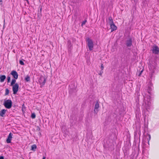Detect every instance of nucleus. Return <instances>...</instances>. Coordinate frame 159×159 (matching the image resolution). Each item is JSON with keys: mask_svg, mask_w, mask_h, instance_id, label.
Returning a JSON list of instances; mask_svg holds the SVG:
<instances>
[{"mask_svg": "<svg viewBox=\"0 0 159 159\" xmlns=\"http://www.w3.org/2000/svg\"><path fill=\"white\" fill-rule=\"evenodd\" d=\"M137 98L136 102V107H137V109L136 110V116L137 118L139 119V112L138 111V108H139V96H137Z\"/></svg>", "mask_w": 159, "mask_h": 159, "instance_id": "423d86ee", "label": "nucleus"}, {"mask_svg": "<svg viewBox=\"0 0 159 159\" xmlns=\"http://www.w3.org/2000/svg\"><path fill=\"white\" fill-rule=\"evenodd\" d=\"M152 50L153 53L156 54H159V48L157 46H153L152 47Z\"/></svg>", "mask_w": 159, "mask_h": 159, "instance_id": "6e6552de", "label": "nucleus"}, {"mask_svg": "<svg viewBox=\"0 0 159 159\" xmlns=\"http://www.w3.org/2000/svg\"><path fill=\"white\" fill-rule=\"evenodd\" d=\"M39 134H41V133L39 132Z\"/></svg>", "mask_w": 159, "mask_h": 159, "instance_id": "4c0bfd02", "label": "nucleus"}, {"mask_svg": "<svg viewBox=\"0 0 159 159\" xmlns=\"http://www.w3.org/2000/svg\"><path fill=\"white\" fill-rule=\"evenodd\" d=\"M28 4H29V2L28 0H26Z\"/></svg>", "mask_w": 159, "mask_h": 159, "instance_id": "2f4dec72", "label": "nucleus"}, {"mask_svg": "<svg viewBox=\"0 0 159 159\" xmlns=\"http://www.w3.org/2000/svg\"><path fill=\"white\" fill-rule=\"evenodd\" d=\"M19 63L21 65H24V63L23 61V60H20L19 61Z\"/></svg>", "mask_w": 159, "mask_h": 159, "instance_id": "5701e85b", "label": "nucleus"}, {"mask_svg": "<svg viewBox=\"0 0 159 159\" xmlns=\"http://www.w3.org/2000/svg\"><path fill=\"white\" fill-rule=\"evenodd\" d=\"M16 80L15 79H13L12 80V81L11 83V86H12L14 85L15 84L16 82Z\"/></svg>", "mask_w": 159, "mask_h": 159, "instance_id": "6ab92c4d", "label": "nucleus"}, {"mask_svg": "<svg viewBox=\"0 0 159 159\" xmlns=\"http://www.w3.org/2000/svg\"><path fill=\"white\" fill-rule=\"evenodd\" d=\"M12 90L13 92V94H16L18 91L19 86L18 84L16 83L14 85H12Z\"/></svg>", "mask_w": 159, "mask_h": 159, "instance_id": "0eeeda50", "label": "nucleus"}, {"mask_svg": "<svg viewBox=\"0 0 159 159\" xmlns=\"http://www.w3.org/2000/svg\"><path fill=\"white\" fill-rule=\"evenodd\" d=\"M103 72L102 70H101L100 72L98 74L99 75L102 76V74L103 73Z\"/></svg>", "mask_w": 159, "mask_h": 159, "instance_id": "bb28decb", "label": "nucleus"}, {"mask_svg": "<svg viewBox=\"0 0 159 159\" xmlns=\"http://www.w3.org/2000/svg\"><path fill=\"white\" fill-rule=\"evenodd\" d=\"M132 40L131 38L128 40L126 41V45L128 47H130L132 44Z\"/></svg>", "mask_w": 159, "mask_h": 159, "instance_id": "4468645a", "label": "nucleus"}, {"mask_svg": "<svg viewBox=\"0 0 159 159\" xmlns=\"http://www.w3.org/2000/svg\"><path fill=\"white\" fill-rule=\"evenodd\" d=\"M25 80L26 81L28 82L30 81V78L28 75H27L25 77Z\"/></svg>", "mask_w": 159, "mask_h": 159, "instance_id": "a211bd4d", "label": "nucleus"}, {"mask_svg": "<svg viewBox=\"0 0 159 159\" xmlns=\"http://www.w3.org/2000/svg\"><path fill=\"white\" fill-rule=\"evenodd\" d=\"M9 93V90L7 88L5 90V93L4 94L5 96L8 95Z\"/></svg>", "mask_w": 159, "mask_h": 159, "instance_id": "aec40b11", "label": "nucleus"}, {"mask_svg": "<svg viewBox=\"0 0 159 159\" xmlns=\"http://www.w3.org/2000/svg\"><path fill=\"white\" fill-rule=\"evenodd\" d=\"M31 117L32 119H34L36 117L35 113H32Z\"/></svg>", "mask_w": 159, "mask_h": 159, "instance_id": "412c9836", "label": "nucleus"}, {"mask_svg": "<svg viewBox=\"0 0 159 159\" xmlns=\"http://www.w3.org/2000/svg\"><path fill=\"white\" fill-rule=\"evenodd\" d=\"M67 45L68 51L70 52L72 48V45L71 44V41L70 40H68L67 41Z\"/></svg>", "mask_w": 159, "mask_h": 159, "instance_id": "ddd939ff", "label": "nucleus"}, {"mask_svg": "<svg viewBox=\"0 0 159 159\" xmlns=\"http://www.w3.org/2000/svg\"><path fill=\"white\" fill-rule=\"evenodd\" d=\"M11 80V77L9 76H8L7 77V82L8 83H9Z\"/></svg>", "mask_w": 159, "mask_h": 159, "instance_id": "b1692460", "label": "nucleus"}, {"mask_svg": "<svg viewBox=\"0 0 159 159\" xmlns=\"http://www.w3.org/2000/svg\"><path fill=\"white\" fill-rule=\"evenodd\" d=\"M87 41L88 42V45L90 51L93 50V43L92 40L89 38L87 39Z\"/></svg>", "mask_w": 159, "mask_h": 159, "instance_id": "39448f33", "label": "nucleus"}, {"mask_svg": "<svg viewBox=\"0 0 159 159\" xmlns=\"http://www.w3.org/2000/svg\"><path fill=\"white\" fill-rule=\"evenodd\" d=\"M42 8H41L40 9V13H41V10H42Z\"/></svg>", "mask_w": 159, "mask_h": 159, "instance_id": "72a5a7b5", "label": "nucleus"}, {"mask_svg": "<svg viewBox=\"0 0 159 159\" xmlns=\"http://www.w3.org/2000/svg\"><path fill=\"white\" fill-rule=\"evenodd\" d=\"M13 106L14 107H15V105H14V106Z\"/></svg>", "mask_w": 159, "mask_h": 159, "instance_id": "c9c22d12", "label": "nucleus"}, {"mask_svg": "<svg viewBox=\"0 0 159 159\" xmlns=\"http://www.w3.org/2000/svg\"><path fill=\"white\" fill-rule=\"evenodd\" d=\"M45 158H46L45 157H44H44H43V158L42 159H45Z\"/></svg>", "mask_w": 159, "mask_h": 159, "instance_id": "473e14b6", "label": "nucleus"}, {"mask_svg": "<svg viewBox=\"0 0 159 159\" xmlns=\"http://www.w3.org/2000/svg\"><path fill=\"white\" fill-rule=\"evenodd\" d=\"M2 0H0V2H2Z\"/></svg>", "mask_w": 159, "mask_h": 159, "instance_id": "e433bc0d", "label": "nucleus"}, {"mask_svg": "<svg viewBox=\"0 0 159 159\" xmlns=\"http://www.w3.org/2000/svg\"><path fill=\"white\" fill-rule=\"evenodd\" d=\"M25 107L24 104H23L22 106V110L23 112L25 110Z\"/></svg>", "mask_w": 159, "mask_h": 159, "instance_id": "4be33fe9", "label": "nucleus"}, {"mask_svg": "<svg viewBox=\"0 0 159 159\" xmlns=\"http://www.w3.org/2000/svg\"><path fill=\"white\" fill-rule=\"evenodd\" d=\"M101 70H103L104 69V66L102 64L101 65Z\"/></svg>", "mask_w": 159, "mask_h": 159, "instance_id": "cd10ccee", "label": "nucleus"}, {"mask_svg": "<svg viewBox=\"0 0 159 159\" xmlns=\"http://www.w3.org/2000/svg\"><path fill=\"white\" fill-rule=\"evenodd\" d=\"M6 79V76L5 75H0V82H3Z\"/></svg>", "mask_w": 159, "mask_h": 159, "instance_id": "2eb2a0df", "label": "nucleus"}, {"mask_svg": "<svg viewBox=\"0 0 159 159\" xmlns=\"http://www.w3.org/2000/svg\"><path fill=\"white\" fill-rule=\"evenodd\" d=\"M148 67L149 75L147 80L145 91L143 93L144 98L142 104L143 108V112L145 117H147L150 111L152 108L151 95L153 88L152 81L155 80V72L157 67V63L155 60L151 59L149 61Z\"/></svg>", "mask_w": 159, "mask_h": 159, "instance_id": "f257e3e1", "label": "nucleus"}, {"mask_svg": "<svg viewBox=\"0 0 159 159\" xmlns=\"http://www.w3.org/2000/svg\"><path fill=\"white\" fill-rule=\"evenodd\" d=\"M40 130V127H39L38 126L37 127L36 130L39 131Z\"/></svg>", "mask_w": 159, "mask_h": 159, "instance_id": "a878e982", "label": "nucleus"}, {"mask_svg": "<svg viewBox=\"0 0 159 159\" xmlns=\"http://www.w3.org/2000/svg\"><path fill=\"white\" fill-rule=\"evenodd\" d=\"M143 69L142 70H141V71H140V75H141V73L143 72Z\"/></svg>", "mask_w": 159, "mask_h": 159, "instance_id": "c756f323", "label": "nucleus"}, {"mask_svg": "<svg viewBox=\"0 0 159 159\" xmlns=\"http://www.w3.org/2000/svg\"><path fill=\"white\" fill-rule=\"evenodd\" d=\"M0 159H4V157L3 156H1L0 157Z\"/></svg>", "mask_w": 159, "mask_h": 159, "instance_id": "c85d7f7f", "label": "nucleus"}, {"mask_svg": "<svg viewBox=\"0 0 159 159\" xmlns=\"http://www.w3.org/2000/svg\"><path fill=\"white\" fill-rule=\"evenodd\" d=\"M12 103V102L11 100L7 99L4 100L3 105L6 108L9 109L11 108Z\"/></svg>", "mask_w": 159, "mask_h": 159, "instance_id": "20e7f679", "label": "nucleus"}, {"mask_svg": "<svg viewBox=\"0 0 159 159\" xmlns=\"http://www.w3.org/2000/svg\"><path fill=\"white\" fill-rule=\"evenodd\" d=\"M144 136L142 140V146L143 148V155H145V154L146 151L144 150V149L149 147V141L151 139V136L150 135L146 133L145 132H144Z\"/></svg>", "mask_w": 159, "mask_h": 159, "instance_id": "f03ea898", "label": "nucleus"}, {"mask_svg": "<svg viewBox=\"0 0 159 159\" xmlns=\"http://www.w3.org/2000/svg\"><path fill=\"white\" fill-rule=\"evenodd\" d=\"M109 23L110 25L111 31L112 32L117 29V27L114 23L112 17L110 16L108 18Z\"/></svg>", "mask_w": 159, "mask_h": 159, "instance_id": "7ed1b4c3", "label": "nucleus"}, {"mask_svg": "<svg viewBox=\"0 0 159 159\" xmlns=\"http://www.w3.org/2000/svg\"><path fill=\"white\" fill-rule=\"evenodd\" d=\"M39 82L40 84L43 85H44L46 83V78L42 75L41 76L39 80Z\"/></svg>", "mask_w": 159, "mask_h": 159, "instance_id": "1a4fd4ad", "label": "nucleus"}, {"mask_svg": "<svg viewBox=\"0 0 159 159\" xmlns=\"http://www.w3.org/2000/svg\"><path fill=\"white\" fill-rule=\"evenodd\" d=\"M6 110L5 109H2L0 111V115L2 117H4Z\"/></svg>", "mask_w": 159, "mask_h": 159, "instance_id": "dca6fc26", "label": "nucleus"}, {"mask_svg": "<svg viewBox=\"0 0 159 159\" xmlns=\"http://www.w3.org/2000/svg\"><path fill=\"white\" fill-rule=\"evenodd\" d=\"M10 74L11 75L13 76L14 78L15 79H18V73L16 71L14 70L12 71Z\"/></svg>", "mask_w": 159, "mask_h": 159, "instance_id": "9b49d317", "label": "nucleus"}, {"mask_svg": "<svg viewBox=\"0 0 159 159\" xmlns=\"http://www.w3.org/2000/svg\"><path fill=\"white\" fill-rule=\"evenodd\" d=\"M99 108V104L98 101H97L95 105L94 112L95 114H97L99 111L98 108Z\"/></svg>", "mask_w": 159, "mask_h": 159, "instance_id": "9d476101", "label": "nucleus"}, {"mask_svg": "<svg viewBox=\"0 0 159 159\" xmlns=\"http://www.w3.org/2000/svg\"><path fill=\"white\" fill-rule=\"evenodd\" d=\"M137 75H138V76H139V74H138V72L137 73Z\"/></svg>", "mask_w": 159, "mask_h": 159, "instance_id": "f704fd0d", "label": "nucleus"}, {"mask_svg": "<svg viewBox=\"0 0 159 159\" xmlns=\"http://www.w3.org/2000/svg\"><path fill=\"white\" fill-rule=\"evenodd\" d=\"M12 135L13 134L11 132H10L9 133V135H8L7 138L6 139V141L7 143H11V139L12 138Z\"/></svg>", "mask_w": 159, "mask_h": 159, "instance_id": "f8f14e48", "label": "nucleus"}, {"mask_svg": "<svg viewBox=\"0 0 159 159\" xmlns=\"http://www.w3.org/2000/svg\"><path fill=\"white\" fill-rule=\"evenodd\" d=\"M31 150L34 151H35L36 150V149L37 148L36 145L35 144H33L31 146Z\"/></svg>", "mask_w": 159, "mask_h": 159, "instance_id": "f3484780", "label": "nucleus"}, {"mask_svg": "<svg viewBox=\"0 0 159 159\" xmlns=\"http://www.w3.org/2000/svg\"><path fill=\"white\" fill-rule=\"evenodd\" d=\"M86 21H87L86 20H84L83 21L81 25L83 26V25H84Z\"/></svg>", "mask_w": 159, "mask_h": 159, "instance_id": "393cba45", "label": "nucleus"}, {"mask_svg": "<svg viewBox=\"0 0 159 159\" xmlns=\"http://www.w3.org/2000/svg\"><path fill=\"white\" fill-rule=\"evenodd\" d=\"M139 143L138 144V151L139 152Z\"/></svg>", "mask_w": 159, "mask_h": 159, "instance_id": "7c9ffc66", "label": "nucleus"}]
</instances>
